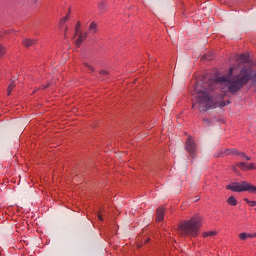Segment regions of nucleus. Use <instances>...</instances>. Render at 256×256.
Listing matches in <instances>:
<instances>
[{
    "mask_svg": "<svg viewBox=\"0 0 256 256\" xmlns=\"http://www.w3.org/2000/svg\"><path fill=\"white\" fill-rule=\"evenodd\" d=\"M38 0H31V4L35 5V3H37Z\"/></svg>",
    "mask_w": 256,
    "mask_h": 256,
    "instance_id": "c85d7f7f",
    "label": "nucleus"
},
{
    "mask_svg": "<svg viewBox=\"0 0 256 256\" xmlns=\"http://www.w3.org/2000/svg\"><path fill=\"white\" fill-rule=\"evenodd\" d=\"M185 149L187 153L191 155V157H194L195 153H197V143H195V139H193L191 135H189L186 139Z\"/></svg>",
    "mask_w": 256,
    "mask_h": 256,
    "instance_id": "423d86ee",
    "label": "nucleus"
},
{
    "mask_svg": "<svg viewBox=\"0 0 256 256\" xmlns=\"http://www.w3.org/2000/svg\"><path fill=\"white\" fill-rule=\"evenodd\" d=\"M227 203H228V205H231L232 207H235V205H237V199H235L234 196H230L227 199Z\"/></svg>",
    "mask_w": 256,
    "mask_h": 256,
    "instance_id": "f8f14e48",
    "label": "nucleus"
},
{
    "mask_svg": "<svg viewBox=\"0 0 256 256\" xmlns=\"http://www.w3.org/2000/svg\"><path fill=\"white\" fill-rule=\"evenodd\" d=\"M239 239H240V241H247V239H248L247 233L246 232L240 233Z\"/></svg>",
    "mask_w": 256,
    "mask_h": 256,
    "instance_id": "6ab92c4d",
    "label": "nucleus"
},
{
    "mask_svg": "<svg viewBox=\"0 0 256 256\" xmlns=\"http://www.w3.org/2000/svg\"><path fill=\"white\" fill-rule=\"evenodd\" d=\"M201 229V216H193L180 225V231L185 237H197Z\"/></svg>",
    "mask_w": 256,
    "mask_h": 256,
    "instance_id": "7ed1b4c3",
    "label": "nucleus"
},
{
    "mask_svg": "<svg viewBox=\"0 0 256 256\" xmlns=\"http://www.w3.org/2000/svg\"><path fill=\"white\" fill-rule=\"evenodd\" d=\"M254 169H256L255 163L248 164V171H253Z\"/></svg>",
    "mask_w": 256,
    "mask_h": 256,
    "instance_id": "5701e85b",
    "label": "nucleus"
},
{
    "mask_svg": "<svg viewBox=\"0 0 256 256\" xmlns=\"http://www.w3.org/2000/svg\"><path fill=\"white\" fill-rule=\"evenodd\" d=\"M226 155L239 156V150H237V149H228V150H226Z\"/></svg>",
    "mask_w": 256,
    "mask_h": 256,
    "instance_id": "4468645a",
    "label": "nucleus"
},
{
    "mask_svg": "<svg viewBox=\"0 0 256 256\" xmlns=\"http://www.w3.org/2000/svg\"><path fill=\"white\" fill-rule=\"evenodd\" d=\"M98 9L100 11V13H105V11H107V2L102 1L98 4Z\"/></svg>",
    "mask_w": 256,
    "mask_h": 256,
    "instance_id": "1a4fd4ad",
    "label": "nucleus"
},
{
    "mask_svg": "<svg viewBox=\"0 0 256 256\" xmlns=\"http://www.w3.org/2000/svg\"><path fill=\"white\" fill-rule=\"evenodd\" d=\"M239 61H241V63H249V55L248 54H241L238 57Z\"/></svg>",
    "mask_w": 256,
    "mask_h": 256,
    "instance_id": "9b49d317",
    "label": "nucleus"
},
{
    "mask_svg": "<svg viewBox=\"0 0 256 256\" xmlns=\"http://www.w3.org/2000/svg\"><path fill=\"white\" fill-rule=\"evenodd\" d=\"M89 33H92V35H95L97 33V24L95 22H92L88 27Z\"/></svg>",
    "mask_w": 256,
    "mask_h": 256,
    "instance_id": "9d476101",
    "label": "nucleus"
},
{
    "mask_svg": "<svg viewBox=\"0 0 256 256\" xmlns=\"http://www.w3.org/2000/svg\"><path fill=\"white\" fill-rule=\"evenodd\" d=\"M238 157H241L242 159H245L246 161H251V157L247 156L243 152H238Z\"/></svg>",
    "mask_w": 256,
    "mask_h": 256,
    "instance_id": "f3484780",
    "label": "nucleus"
},
{
    "mask_svg": "<svg viewBox=\"0 0 256 256\" xmlns=\"http://www.w3.org/2000/svg\"><path fill=\"white\" fill-rule=\"evenodd\" d=\"M196 102L192 104V109H198L200 113H205L209 109H223L231 103V101L223 100V96H218L217 100L211 96V89L205 86H196Z\"/></svg>",
    "mask_w": 256,
    "mask_h": 256,
    "instance_id": "f03ea898",
    "label": "nucleus"
},
{
    "mask_svg": "<svg viewBox=\"0 0 256 256\" xmlns=\"http://www.w3.org/2000/svg\"><path fill=\"white\" fill-rule=\"evenodd\" d=\"M202 121L204 125H206V127H211V121L209 120V118H203Z\"/></svg>",
    "mask_w": 256,
    "mask_h": 256,
    "instance_id": "4be33fe9",
    "label": "nucleus"
},
{
    "mask_svg": "<svg viewBox=\"0 0 256 256\" xmlns=\"http://www.w3.org/2000/svg\"><path fill=\"white\" fill-rule=\"evenodd\" d=\"M100 75H103V76L105 77V76L109 75V71H107V70H101V71H100Z\"/></svg>",
    "mask_w": 256,
    "mask_h": 256,
    "instance_id": "a878e982",
    "label": "nucleus"
},
{
    "mask_svg": "<svg viewBox=\"0 0 256 256\" xmlns=\"http://www.w3.org/2000/svg\"><path fill=\"white\" fill-rule=\"evenodd\" d=\"M237 167H239V169H241V171H248V164L245 162L237 163Z\"/></svg>",
    "mask_w": 256,
    "mask_h": 256,
    "instance_id": "ddd939ff",
    "label": "nucleus"
},
{
    "mask_svg": "<svg viewBox=\"0 0 256 256\" xmlns=\"http://www.w3.org/2000/svg\"><path fill=\"white\" fill-rule=\"evenodd\" d=\"M234 71L235 68L230 67L226 75L217 77L215 80L216 83H223L230 95H237L249 81L256 82V73L251 66H244L236 75H233Z\"/></svg>",
    "mask_w": 256,
    "mask_h": 256,
    "instance_id": "f257e3e1",
    "label": "nucleus"
},
{
    "mask_svg": "<svg viewBox=\"0 0 256 256\" xmlns=\"http://www.w3.org/2000/svg\"><path fill=\"white\" fill-rule=\"evenodd\" d=\"M145 243H149V239L145 241Z\"/></svg>",
    "mask_w": 256,
    "mask_h": 256,
    "instance_id": "c756f323",
    "label": "nucleus"
},
{
    "mask_svg": "<svg viewBox=\"0 0 256 256\" xmlns=\"http://www.w3.org/2000/svg\"><path fill=\"white\" fill-rule=\"evenodd\" d=\"M7 53V48L0 44V57H3Z\"/></svg>",
    "mask_w": 256,
    "mask_h": 256,
    "instance_id": "aec40b11",
    "label": "nucleus"
},
{
    "mask_svg": "<svg viewBox=\"0 0 256 256\" xmlns=\"http://www.w3.org/2000/svg\"><path fill=\"white\" fill-rule=\"evenodd\" d=\"M16 85H15V82H11L8 86V89H7V92H8V95H11V92L13 91V89H15Z\"/></svg>",
    "mask_w": 256,
    "mask_h": 256,
    "instance_id": "dca6fc26",
    "label": "nucleus"
},
{
    "mask_svg": "<svg viewBox=\"0 0 256 256\" xmlns=\"http://www.w3.org/2000/svg\"><path fill=\"white\" fill-rule=\"evenodd\" d=\"M47 87H51V83L50 82H48L46 85H42L40 87V89L44 90V89H47Z\"/></svg>",
    "mask_w": 256,
    "mask_h": 256,
    "instance_id": "bb28decb",
    "label": "nucleus"
},
{
    "mask_svg": "<svg viewBox=\"0 0 256 256\" xmlns=\"http://www.w3.org/2000/svg\"><path fill=\"white\" fill-rule=\"evenodd\" d=\"M97 217H98L99 221H103V216L101 214H98Z\"/></svg>",
    "mask_w": 256,
    "mask_h": 256,
    "instance_id": "cd10ccee",
    "label": "nucleus"
},
{
    "mask_svg": "<svg viewBox=\"0 0 256 256\" xmlns=\"http://www.w3.org/2000/svg\"><path fill=\"white\" fill-rule=\"evenodd\" d=\"M83 66L87 67L90 73H93V71H95V68H93V66L89 65L88 63H84Z\"/></svg>",
    "mask_w": 256,
    "mask_h": 256,
    "instance_id": "412c9836",
    "label": "nucleus"
},
{
    "mask_svg": "<svg viewBox=\"0 0 256 256\" xmlns=\"http://www.w3.org/2000/svg\"><path fill=\"white\" fill-rule=\"evenodd\" d=\"M165 219V208L159 207L156 211V221H163Z\"/></svg>",
    "mask_w": 256,
    "mask_h": 256,
    "instance_id": "0eeeda50",
    "label": "nucleus"
},
{
    "mask_svg": "<svg viewBox=\"0 0 256 256\" xmlns=\"http://www.w3.org/2000/svg\"><path fill=\"white\" fill-rule=\"evenodd\" d=\"M67 21H69V12L64 18H62L61 23H65Z\"/></svg>",
    "mask_w": 256,
    "mask_h": 256,
    "instance_id": "393cba45",
    "label": "nucleus"
},
{
    "mask_svg": "<svg viewBox=\"0 0 256 256\" xmlns=\"http://www.w3.org/2000/svg\"><path fill=\"white\" fill-rule=\"evenodd\" d=\"M228 191H233L234 193H243L244 191H248V193H256V186L248 183L246 181L234 182L226 186Z\"/></svg>",
    "mask_w": 256,
    "mask_h": 256,
    "instance_id": "20e7f679",
    "label": "nucleus"
},
{
    "mask_svg": "<svg viewBox=\"0 0 256 256\" xmlns=\"http://www.w3.org/2000/svg\"><path fill=\"white\" fill-rule=\"evenodd\" d=\"M75 35H78V39L75 41L76 47H81V44L87 39L89 32L81 33V22H77L75 26Z\"/></svg>",
    "mask_w": 256,
    "mask_h": 256,
    "instance_id": "39448f33",
    "label": "nucleus"
},
{
    "mask_svg": "<svg viewBox=\"0 0 256 256\" xmlns=\"http://www.w3.org/2000/svg\"><path fill=\"white\" fill-rule=\"evenodd\" d=\"M215 235H217V232H216V231H213V230L203 233V237H204V238H207V237H215Z\"/></svg>",
    "mask_w": 256,
    "mask_h": 256,
    "instance_id": "2eb2a0df",
    "label": "nucleus"
},
{
    "mask_svg": "<svg viewBox=\"0 0 256 256\" xmlns=\"http://www.w3.org/2000/svg\"><path fill=\"white\" fill-rule=\"evenodd\" d=\"M22 43H23L24 47H33V45H35L37 43V39L26 38L23 40Z\"/></svg>",
    "mask_w": 256,
    "mask_h": 256,
    "instance_id": "6e6552de",
    "label": "nucleus"
},
{
    "mask_svg": "<svg viewBox=\"0 0 256 256\" xmlns=\"http://www.w3.org/2000/svg\"><path fill=\"white\" fill-rule=\"evenodd\" d=\"M248 239H255L256 233H247Z\"/></svg>",
    "mask_w": 256,
    "mask_h": 256,
    "instance_id": "b1692460",
    "label": "nucleus"
},
{
    "mask_svg": "<svg viewBox=\"0 0 256 256\" xmlns=\"http://www.w3.org/2000/svg\"><path fill=\"white\" fill-rule=\"evenodd\" d=\"M244 201L247 205H250V207H256V201H251L248 198H244Z\"/></svg>",
    "mask_w": 256,
    "mask_h": 256,
    "instance_id": "a211bd4d",
    "label": "nucleus"
}]
</instances>
